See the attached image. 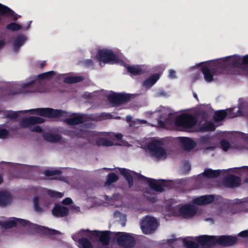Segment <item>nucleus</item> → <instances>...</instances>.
I'll use <instances>...</instances> for the list:
<instances>
[{"label": "nucleus", "instance_id": "cd10ccee", "mask_svg": "<svg viewBox=\"0 0 248 248\" xmlns=\"http://www.w3.org/2000/svg\"><path fill=\"white\" fill-rule=\"evenodd\" d=\"M12 201L10 194L5 191H0V206H4L9 204Z\"/></svg>", "mask_w": 248, "mask_h": 248}, {"label": "nucleus", "instance_id": "473e14b6", "mask_svg": "<svg viewBox=\"0 0 248 248\" xmlns=\"http://www.w3.org/2000/svg\"><path fill=\"white\" fill-rule=\"evenodd\" d=\"M165 113L163 117H160L158 120V123L160 126L164 127L166 124L170 123L169 117L170 115V113L168 111L165 110Z\"/></svg>", "mask_w": 248, "mask_h": 248}, {"label": "nucleus", "instance_id": "20e7f679", "mask_svg": "<svg viewBox=\"0 0 248 248\" xmlns=\"http://www.w3.org/2000/svg\"><path fill=\"white\" fill-rule=\"evenodd\" d=\"M27 112H30L32 114H39L41 116L48 118H56L59 117L67 118L71 116L69 112L62 110L54 109L50 108H35L16 112L12 110H7L4 112V115L8 119L14 120L18 117L19 113Z\"/></svg>", "mask_w": 248, "mask_h": 248}, {"label": "nucleus", "instance_id": "680f3d73", "mask_svg": "<svg viewBox=\"0 0 248 248\" xmlns=\"http://www.w3.org/2000/svg\"><path fill=\"white\" fill-rule=\"evenodd\" d=\"M105 118H110V115L108 114H103Z\"/></svg>", "mask_w": 248, "mask_h": 248}, {"label": "nucleus", "instance_id": "ddd939ff", "mask_svg": "<svg viewBox=\"0 0 248 248\" xmlns=\"http://www.w3.org/2000/svg\"><path fill=\"white\" fill-rule=\"evenodd\" d=\"M44 122L43 118L38 117H30L24 119L21 121V125L23 127H30V130L33 132H41V128L39 125L32 126L35 124H41Z\"/></svg>", "mask_w": 248, "mask_h": 248}, {"label": "nucleus", "instance_id": "4468645a", "mask_svg": "<svg viewBox=\"0 0 248 248\" xmlns=\"http://www.w3.org/2000/svg\"><path fill=\"white\" fill-rule=\"evenodd\" d=\"M220 144L222 149L225 151L229 150H235L240 152L248 151V139L242 143H236L232 145L226 140H222Z\"/></svg>", "mask_w": 248, "mask_h": 248}, {"label": "nucleus", "instance_id": "9b49d317", "mask_svg": "<svg viewBox=\"0 0 248 248\" xmlns=\"http://www.w3.org/2000/svg\"><path fill=\"white\" fill-rule=\"evenodd\" d=\"M18 225L27 226L29 228H35L36 227V224H31L27 220L15 217L0 221V226L4 228H10Z\"/></svg>", "mask_w": 248, "mask_h": 248}, {"label": "nucleus", "instance_id": "f8f14e48", "mask_svg": "<svg viewBox=\"0 0 248 248\" xmlns=\"http://www.w3.org/2000/svg\"><path fill=\"white\" fill-rule=\"evenodd\" d=\"M97 59L102 63L114 64L118 62L117 59L111 50L103 49L99 50L96 55Z\"/></svg>", "mask_w": 248, "mask_h": 248}, {"label": "nucleus", "instance_id": "6ab92c4d", "mask_svg": "<svg viewBox=\"0 0 248 248\" xmlns=\"http://www.w3.org/2000/svg\"><path fill=\"white\" fill-rule=\"evenodd\" d=\"M179 214L184 218H190L196 213L197 209L193 205H184L178 208Z\"/></svg>", "mask_w": 248, "mask_h": 248}, {"label": "nucleus", "instance_id": "774afa93", "mask_svg": "<svg viewBox=\"0 0 248 248\" xmlns=\"http://www.w3.org/2000/svg\"><path fill=\"white\" fill-rule=\"evenodd\" d=\"M88 62H89V64H92V62L91 60H89Z\"/></svg>", "mask_w": 248, "mask_h": 248}, {"label": "nucleus", "instance_id": "f03ea898", "mask_svg": "<svg viewBox=\"0 0 248 248\" xmlns=\"http://www.w3.org/2000/svg\"><path fill=\"white\" fill-rule=\"evenodd\" d=\"M75 241H78L79 248H106L109 244L108 232L80 230L72 235Z\"/></svg>", "mask_w": 248, "mask_h": 248}, {"label": "nucleus", "instance_id": "7c9ffc66", "mask_svg": "<svg viewBox=\"0 0 248 248\" xmlns=\"http://www.w3.org/2000/svg\"><path fill=\"white\" fill-rule=\"evenodd\" d=\"M43 136L45 140L52 142H56L61 139V137L58 134H53L49 132H45Z\"/></svg>", "mask_w": 248, "mask_h": 248}, {"label": "nucleus", "instance_id": "c03bdc74", "mask_svg": "<svg viewBox=\"0 0 248 248\" xmlns=\"http://www.w3.org/2000/svg\"><path fill=\"white\" fill-rule=\"evenodd\" d=\"M8 134L9 132L6 129L0 127V139H6Z\"/></svg>", "mask_w": 248, "mask_h": 248}, {"label": "nucleus", "instance_id": "412c9836", "mask_svg": "<svg viewBox=\"0 0 248 248\" xmlns=\"http://www.w3.org/2000/svg\"><path fill=\"white\" fill-rule=\"evenodd\" d=\"M121 173L124 177L128 181L129 186H131L133 185V178L138 177L140 178L147 179L141 174L137 173L134 171L129 170L125 169H119Z\"/></svg>", "mask_w": 248, "mask_h": 248}, {"label": "nucleus", "instance_id": "09e8293b", "mask_svg": "<svg viewBox=\"0 0 248 248\" xmlns=\"http://www.w3.org/2000/svg\"><path fill=\"white\" fill-rule=\"evenodd\" d=\"M169 76L171 79L175 78H176V72L173 70H170Z\"/></svg>", "mask_w": 248, "mask_h": 248}, {"label": "nucleus", "instance_id": "dca6fc26", "mask_svg": "<svg viewBox=\"0 0 248 248\" xmlns=\"http://www.w3.org/2000/svg\"><path fill=\"white\" fill-rule=\"evenodd\" d=\"M34 211L39 214L46 211L52 204L50 201L46 199L34 197L33 200Z\"/></svg>", "mask_w": 248, "mask_h": 248}, {"label": "nucleus", "instance_id": "f257e3e1", "mask_svg": "<svg viewBox=\"0 0 248 248\" xmlns=\"http://www.w3.org/2000/svg\"><path fill=\"white\" fill-rule=\"evenodd\" d=\"M230 68H240L248 75V55L243 57L234 55L211 62L203 65L202 72L205 81L210 82L213 81L216 70L218 68L227 69Z\"/></svg>", "mask_w": 248, "mask_h": 248}, {"label": "nucleus", "instance_id": "f704fd0d", "mask_svg": "<svg viewBox=\"0 0 248 248\" xmlns=\"http://www.w3.org/2000/svg\"><path fill=\"white\" fill-rule=\"evenodd\" d=\"M228 115V113L223 110H219L215 113L214 118L216 121H220Z\"/></svg>", "mask_w": 248, "mask_h": 248}, {"label": "nucleus", "instance_id": "0e129e2a", "mask_svg": "<svg viewBox=\"0 0 248 248\" xmlns=\"http://www.w3.org/2000/svg\"><path fill=\"white\" fill-rule=\"evenodd\" d=\"M193 96H194V97L195 99H196L197 100H198V96H197V94H196V93H193Z\"/></svg>", "mask_w": 248, "mask_h": 248}, {"label": "nucleus", "instance_id": "bf43d9fd", "mask_svg": "<svg viewBox=\"0 0 248 248\" xmlns=\"http://www.w3.org/2000/svg\"><path fill=\"white\" fill-rule=\"evenodd\" d=\"M4 42L3 40H0V48H1L4 45Z\"/></svg>", "mask_w": 248, "mask_h": 248}, {"label": "nucleus", "instance_id": "39448f33", "mask_svg": "<svg viewBox=\"0 0 248 248\" xmlns=\"http://www.w3.org/2000/svg\"><path fill=\"white\" fill-rule=\"evenodd\" d=\"M87 125L86 124L85 126H80L78 128L76 129L72 136L87 138L91 142L95 140L99 146H110L113 144V142L108 138L101 137L97 133L90 130Z\"/></svg>", "mask_w": 248, "mask_h": 248}, {"label": "nucleus", "instance_id": "72a5a7b5", "mask_svg": "<svg viewBox=\"0 0 248 248\" xmlns=\"http://www.w3.org/2000/svg\"><path fill=\"white\" fill-rule=\"evenodd\" d=\"M127 69L129 73L134 75L140 74L143 72L141 66L139 65L128 66Z\"/></svg>", "mask_w": 248, "mask_h": 248}, {"label": "nucleus", "instance_id": "5701e85b", "mask_svg": "<svg viewBox=\"0 0 248 248\" xmlns=\"http://www.w3.org/2000/svg\"><path fill=\"white\" fill-rule=\"evenodd\" d=\"M85 116L81 114L75 115L70 118L62 119L69 125L78 124L83 123L86 120Z\"/></svg>", "mask_w": 248, "mask_h": 248}, {"label": "nucleus", "instance_id": "2f4dec72", "mask_svg": "<svg viewBox=\"0 0 248 248\" xmlns=\"http://www.w3.org/2000/svg\"><path fill=\"white\" fill-rule=\"evenodd\" d=\"M159 76L158 74H155L151 76L148 79L145 80L143 83V85L147 88L152 87L157 80L159 79Z\"/></svg>", "mask_w": 248, "mask_h": 248}, {"label": "nucleus", "instance_id": "4be33fe9", "mask_svg": "<svg viewBox=\"0 0 248 248\" xmlns=\"http://www.w3.org/2000/svg\"><path fill=\"white\" fill-rule=\"evenodd\" d=\"M69 213L68 209L63 206L56 204L53 207L52 214L57 217H62L68 215Z\"/></svg>", "mask_w": 248, "mask_h": 248}, {"label": "nucleus", "instance_id": "bb28decb", "mask_svg": "<svg viewBox=\"0 0 248 248\" xmlns=\"http://www.w3.org/2000/svg\"><path fill=\"white\" fill-rule=\"evenodd\" d=\"M180 141L183 147L186 150L193 149L196 145L194 140L188 138H182Z\"/></svg>", "mask_w": 248, "mask_h": 248}, {"label": "nucleus", "instance_id": "603ef678", "mask_svg": "<svg viewBox=\"0 0 248 248\" xmlns=\"http://www.w3.org/2000/svg\"><path fill=\"white\" fill-rule=\"evenodd\" d=\"M245 115V114H244L242 113V112L241 111V108H239V110H238V112H237L236 114L230 116L229 117L232 118V117H235V116H242V115Z\"/></svg>", "mask_w": 248, "mask_h": 248}, {"label": "nucleus", "instance_id": "69168bd1", "mask_svg": "<svg viewBox=\"0 0 248 248\" xmlns=\"http://www.w3.org/2000/svg\"><path fill=\"white\" fill-rule=\"evenodd\" d=\"M31 23V21H30L29 23V25H28V27L27 28L26 30H28L29 28H30V25Z\"/></svg>", "mask_w": 248, "mask_h": 248}, {"label": "nucleus", "instance_id": "58836bf2", "mask_svg": "<svg viewBox=\"0 0 248 248\" xmlns=\"http://www.w3.org/2000/svg\"><path fill=\"white\" fill-rule=\"evenodd\" d=\"M47 194L53 198H62L63 196V193L49 190L47 191Z\"/></svg>", "mask_w": 248, "mask_h": 248}, {"label": "nucleus", "instance_id": "6e6552de", "mask_svg": "<svg viewBox=\"0 0 248 248\" xmlns=\"http://www.w3.org/2000/svg\"><path fill=\"white\" fill-rule=\"evenodd\" d=\"M108 232L109 239L111 237H114L117 240L119 245L124 247L132 246L134 244L135 239L131 234L124 232Z\"/></svg>", "mask_w": 248, "mask_h": 248}, {"label": "nucleus", "instance_id": "5fc2aeb1", "mask_svg": "<svg viewBox=\"0 0 248 248\" xmlns=\"http://www.w3.org/2000/svg\"><path fill=\"white\" fill-rule=\"evenodd\" d=\"M240 203L245 202L246 205H248V197L239 200Z\"/></svg>", "mask_w": 248, "mask_h": 248}, {"label": "nucleus", "instance_id": "6e6d98bb", "mask_svg": "<svg viewBox=\"0 0 248 248\" xmlns=\"http://www.w3.org/2000/svg\"><path fill=\"white\" fill-rule=\"evenodd\" d=\"M166 93L163 92H160L159 93H158L156 95V96H165Z\"/></svg>", "mask_w": 248, "mask_h": 248}, {"label": "nucleus", "instance_id": "e433bc0d", "mask_svg": "<svg viewBox=\"0 0 248 248\" xmlns=\"http://www.w3.org/2000/svg\"><path fill=\"white\" fill-rule=\"evenodd\" d=\"M83 78L81 77H69L64 79V82L67 83H76L81 81Z\"/></svg>", "mask_w": 248, "mask_h": 248}, {"label": "nucleus", "instance_id": "1a4fd4ad", "mask_svg": "<svg viewBox=\"0 0 248 248\" xmlns=\"http://www.w3.org/2000/svg\"><path fill=\"white\" fill-rule=\"evenodd\" d=\"M158 222L154 217L146 216L143 218L140 223V227L145 234L153 233L158 226Z\"/></svg>", "mask_w": 248, "mask_h": 248}, {"label": "nucleus", "instance_id": "052dcab7", "mask_svg": "<svg viewBox=\"0 0 248 248\" xmlns=\"http://www.w3.org/2000/svg\"><path fill=\"white\" fill-rule=\"evenodd\" d=\"M116 137L118 139H121L122 138V135L121 134H118L116 135Z\"/></svg>", "mask_w": 248, "mask_h": 248}, {"label": "nucleus", "instance_id": "c85d7f7f", "mask_svg": "<svg viewBox=\"0 0 248 248\" xmlns=\"http://www.w3.org/2000/svg\"><path fill=\"white\" fill-rule=\"evenodd\" d=\"M199 129L202 131H214L215 129V126L211 122L203 121L199 125Z\"/></svg>", "mask_w": 248, "mask_h": 248}, {"label": "nucleus", "instance_id": "49530a36", "mask_svg": "<svg viewBox=\"0 0 248 248\" xmlns=\"http://www.w3.org/2000/svg\"><path fill=\"white\" fill-rule=\"evenodd\" d=\"M180 239H169L167 240V242L169 244L171 245V246H173L174 245H175L177 242L179 241H180Z\"/></svg>", "mask_w": 248, "mask_h": 248}, {"label": "nucleus", "instance_id": "c9c22d12", "mask_svg": "<svg viewBox=\"0 0 248 248\" xmlns=\"http://www.w3.org/2000/svg\"><path fill=\"white\" fill-rule=\"evenodd\" d=\"M234 172L238 173L240 175H244L248 177V166L235 168L233 169Z\"/></svg>", "mask_w": 248, "mask_h": 248}, {"label": "nucleus", "instance_id": "a19ab883", "mask_svg": "<svg viewBox=\"0 0 248 248\" xmlns=\"http://www.w3.org/2000/svg\"><path fill=\"white\" fill-rule=\"evenodd\" d=\"M118 179V176L114 173H110L108 175V180L106 184H109L110 183L116 182Z\"/></svg>", "mask_w": 248, "mask_h": 248}, {"label": "nucleus", "instance_id": "7ed1b4c3", "mask_svg": "<svg viewBox=\"0 0 248 248\" xmlns=\"http://www.w3.org/2000/svg\"><path fill=\"white\" fill-rule=\"evenodd\" d=\"M237 239L236 236L202 235L185 238L182 240L186 248H198L200 246L203 248H210L216 244L223 246H232L236 244Z\"/></svg>", "mask_w": 248, "mask_h": 248}, {"label": "nucleus", "instance_id": "f3484780", "mask_svg": "<svg viewBox=\"0 0 248 248\" xmlns=\"http://www.w3.org/2000/svg\"><path fill=\"white\" fill-rule=\"evenodd\" d=\"M108 99L115 105H118L128 101L130 95L124 93H110L108 95Z\"/></svg>", "mask_w": 248, "mask_h": 248}, {"label": "nucleus", "instance_id": "9d476101", "mask_svg": "<svg viewBox=\"0 0 248 248\" xmlns=\"http://www.w3.org/2000/svg\"><path fill=\"white\" fill-rule=\"evenodd\" d=\"M148 183L150 186V189L146 192L144 196L149 200L154 202L155 200V197H151L149 196V194L152 191L156 192H162L164 190L165 187H167V183L164 180H148Z\"/></svg>", "mask_w": 248, "mask_h": 248}, {"label": "nucleus", "instance_id": "2eb2a0df", "mask_svg": "<svg viewBox=\"0 0 248 248\" xmlns=\"http://www.w3.org/2000/svg\"><path fill=\"white\" fill-rule=\"evenodd\" d=\"M197 144L201 149L203 150L205 153H208L209 151H213L216 148L213 139L208 136H204L200 138Z\"/></svg>", "mask_w": 248, "mask_h": 248}, {"label": "nucleus", "instance_id": "37998d69", "mask_svg": "<svg viewBox=\"0 0 248 248\" xmlns=\"http://www.w3.org/2000/svg\"><path fill=\"white\" fill-rule=\"evenodd\" d=\"M114 217L115 218L122 220L123 222H125L126 220V217L124 214H123L118 211H116L114 213Z\"/></svg>", "mask_w": 248, "mask_h": 248}, {"label": "nucleus", "instance_id": "a211bd4d", "mask_svg": "<svg viewBox=\"0 0 248 248\" xmlns=\"http://www.w3.org/2000/svg\"><path fill=\"white\" fill-rule=\"evenodd\" d=\"M16 88L18 90L17 92L14 93V94L32 93L36 90V86L33 81L17 85H16Z\"/></svg>", "mask_w": 248, "mask_h": 248}, {"label": "nucleus", "instance_id": "393cba45", "mask_svg": "<svg viewBox=\"0 0 248 248\" xmlns=\"http://www.w3.org/2000/svg\"><path fill=\"white\" fill-rule=\"evenodd\" d=\"M214 199V197L213 195H204L194 199L193 202L197 204L203 205L211 203Z\"/></svg>", "mask_w": 248, "mask_h": 248}, {"label": "nucleus", "instance_id": "c756f323", "mask_svg": "<svg viewBox=\"0 0 248 248\" xmlns=\"http://www.w3.org/2000/svg\"><path fill=\"white\" fill-rule=\"evenodd\" d=\"M26 37L23 35H17L14 40V49L15 51H17L20 47L23 45L26 40Z\"/></svg>", "mask_w": 248, "mask_h": 248}, {"label": "nucleus", "instance_id": "13d9d810", "mask_svg": "<svg viewBox=\"0 0 248 248\" xmlns=\"http://www.w3.org/2000/svg\"><path fill=\"white\" fill-rule=\"evenodd\" d=\"M45 63H46V62L45 61L41 62L40 63V64H39V67L40 68H43L44 67V66L45 65Z\"/></svg>", "mask_w": 248, "mask_h": 248}, {"label": "nucleus", "instance_id": "4c0bfd02", "mask_svg": "<svg viewBox=\"0 0 248 248\" xmlns=\"http://www.w3.org/2000/svg\"><path fill=\"white\" fill-rule=\"evenodd\" d=\"M6 28L8 30H12V31H17L22 29V27L21 25L15 22H12L8 24Z\"/></svg>", "mask_w": 248, "mask_h": 248}, {"label": "nucleus", "instance_id": "4d7b16f0", "mask_svg": "<svg viewBox=\"0 0 248 248\" xmlns=\"http://www.w3.org/2000/svg\"><path fill=\"white\" fill-rule=\"evenodd\" d=\"M132 116H130V115H128V116H126V121H127V122H130V121H131V120H132Z\"/></svg>", "mask_w": 248, "mask_h": 248}, {"label": "nucleus", "instance_id": "a878e982", "mask_svg": "<svg viewBox=\"0 0 248 248\" xmlns=\"http://www.w3.org/2000/svg\"><path fill=\"white\" fill-rule=\"evenodd\" d=\"M0 14L7 16L11 17L14 20H17L19 16L8 7L0 3Z\"/></svg>", "mask_w": 248, "mask_h": 248}, {"label": "nucleus", "instance_id": "aec40b11", "mask_svg": "<svg viewBox=\"0 0 248 248\" xmlns=\"http://www.w3.org/2000/svg\"><path fill=\"white\" fill-rule=\"evenodd\" d=\"M220 174V170H212L210 169H205L204 172L198 176V181L202 184L206 181L207 178H215Z\"/></svg>", "mask_w": 248, "mask_h": 248}, {"label": "nucleus", "instance_id": "3c124183", "mask_svg": "<svg viewBox=\"0 0 248 248\" xmlns=\"http://www.w3.org/2000/svg\"><path fill=\"white\" fill-rule=\"evenodd\" d=\"M238 235L241 237H245L248 236V231H244L240 232Z\"/></svg>", "mask_w": 248, "mask_h": 248}, {"label": "nucleus", "instance_id": "338daca9", "mask_svg": "<svg viewBox=\"0 0 248 248\" xmlns=\"http://www.w3.org/2000/svg\"><path fill=\"white\" fill-rule=\"evenodd\" d=\"M3 181V179H2V177L1 175H0V184L1 183H2V182Z\"/></svg>", "mask_w": 248, "mask_h": 248}, {"label": "nucleus", "instance_id": "ea45409f", "mask_svg": "<svg viewBox=\"0 0 248 248\" xmlns=\"http://www.w3.org/2000/svg\"><path fill=\"white\" fill-rule=\"evenodd\" d=\"M61 171L58 170H46L45 171V174L47 176H53L55 175L60 174Z\"/></svg>", "mask_w": 248, "mask_h": 248}, {"label": "nucleus", "instance_id": "423d86ee", "mask_svg": "<svg viewBox=\"0 0 248 248\" xmlns=\"http://www.w3.org/2000/svg\"><path fill=\"white\" fill-rule=\"evenodd\" d=\"M147 148L151 155L158 159H164L168 155L162 143L158 140H154L150 142L147 145Z\"/></svg>", "mask_w": 248, "mask_h": 248}, {"label": "nucleus", "instance_id": "79ce46f5", "mask_svg": "<svg viewBox=\"0 0 248 248\" xmlns=\"http://www.w3.org/2000/svg\"><path fill=\"white\" fill-rule=\"evenodd\" d=\"M55 72L53 71H51L49 72H46L43 74H41L38 76L40 78H47L50 77H52L55 75Z\"/></svg>", "mask_w": 248, "mask_h": 248}, {"label": "nucleus", "instance_id": "e2e57ef3", "mask_svg": "<svg viewBox=\"0 0 248 248\" xmlns=\"http://www.w3.org/2000/svg\"><path fill=\"white\" fill-rule=\"evenodd\" d=\"M85 95L86 96L88 97H91L92 96V93H88V94H85Z\"/></svg>", "mask_w": 248, "mask_h": 248}, {"label": "nucleus", "instance_id": "0eeeda50", "mask_svg": "<svg viewBox=\"0 0 248 248\" xmlns=\"http://www.w3.org/2000/svg\"><path fill=\"white\" fill-rule=\"evenodd\" d=\"M196 124V119L189 114H183L178 117L175 120L177 128L183 131H190Z\"/></svg>", "mask_w": 248, "mask_h": 248}, {"label": "nucleus", "instance_id": "864d4df0", "mask_svg": "<svg viewBox=\"0 0 248 248\" xmlns=\"http://www.w3.org/2000/svg\"><path fill=\"white\" fill-rule=\"evenodd\" d=\"M134 123L136 124H146L147 122L145 120H140V119H137L134 121Z\"/></svg>", "mask_w": 248, "mask_h": 248}, {"label": "nucleus", "instance_id": "b1692460", "mask_svg": "<svg viewBox=\"0 0 248 248\" xmlns=\"http://www.w3.org/2000/svg\"><path fill=\"white\" fill-rule=\"evenodd\" d=\"M240 181L241 180L239 177L230 175L225 178V184L227 186L233 187L238 186Z\"/></svg>", "mask_w": 248, "mask_h": 248}, {"label": "nucleus", "instance_id": "8fccbe9b", "mask_svg": "<svg viewBox=\"0 0 248 248\" xmlns=\"http://www.w3.org/2000/svg\"><path fill=\"white\" fill-rule=\"evenodd\" d=\"M70 209L74 212L78 213L80 211V208L78 206L75 205H72L70 207Z\"/></svg>", "mask_w": 248, "mask_h": 248}, {"label": "nucleus", "instance_id": "de8ad7c7", "mask_svg": "<svg viewBox=\"0 0 248 248\" xmlns=\"http://www.w3.org/2000/svg\"><path fill=\"white\" fill-rule=\"evenodd\" d=\"M72 200L70 198H66L62 202L63 204L68 205L72 203Z\"/></svg>", "mask_w": 248, "mask_h": 248}, {"label": "nucleus", "instance_id": "a18cd8bd", "mask_svg": "<svg viewBox=\"0 0 248 248\" xmlns=\"http://www.w3.org/2000/svg\"><path fill=\"white\" fill-rule=\"evenodd\" d=\"M5 165L8 168H9V170L10 171H12L15 169H16L19 166L18 165L12 164L11 163H5Z\"/></svg>", "mask_w": 248, "mask_h": 248}]
</instances>
